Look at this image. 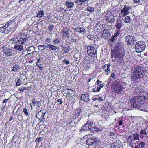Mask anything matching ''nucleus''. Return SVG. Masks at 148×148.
Instances as JSON below:
<instances>
[{"mask_svg": "<svg viewBox=\"0 0 148 148\" xmlns=\"http://www.w3.org/2000/svg\"><path fill=\"white\" fill-rule=\"evenodd\" d=\"M68 90L67 92V95H71V92L73 91V90H72L71 89H67Z\"/></svg>", "mask_w": 148, "mask_h": 148, "instance_id": "obj_41", "label": "nucleus"}, {"mask_svg": "<svg viewBox=\"0 0 148 148\" xmlns=\"http://www.w3.org/2000/svg\"><path fill=\"white\" fill-rule=\"evenodd\" d=\"M5 28L3 27L0 28V31L1 32H3L5 31Z\"/></svg>", "mask_w": 148, "mask_h": 148, "instance_id": "obj_50", "label": "nucleus"}, {"mask_svg": "<svg viewBox=\"0 0 148 148\" xmlns=\"http://www.w3.org/2000/svg\"><path fill=\"white\" fill-rule=\"evenodd\" d=\"M99 139L97 137H92L88 138L86 141V144L89 146L92 144L98 143L99 141Z\"/></svg>", "mask_w": 148, "mask_h": 148, "instance_id": "obj_5", "label": "nucleus"}, {"mask_svg": "<svg viewBox=\"0 0 148 148\" xmlns=\"http://www.w3.org/2000/svg\"><path fill=\"white\" fill-rule=\"evenodd\" d=\"M51 40V39L48 38H46V40L45 41L46 44H48V43L49 42H50Z\"/></svg>", "mask_w": 148, "mask_h": 148, "instance_id": "obj_43", "label": "nucleus"}, {"mask_svg": "<svg viewBox=\"0 0 148 148\" xmlns=\"http://www.w3.org/2000/svg\"><path fill=\"white\" fill-rule=\"evenodd\" d=\"M35 48L36 47L32 46H31L29 47L28 49L27 50V53L26 55H30L31 56L32 54H35V53H34L35 51Z\"/></svg>", "mask_w": 148, "mask_h": 148, "instance_id": "obj_10", "label": "nucleus"}, {"mask_svg": "<svg viewBox=\"0 0 148 148\" xmlns=\"http://www.w3.org/2000/svg\"><path fill=\"white\" fill-rule=\"evenodd\" d=\"M75 3L77 4H78L77 5H81V2L80 1V0H77L75 1Z\"/></svg>", "mask_w": 148, "mask_h": 148, "instance_id": "obj_46", "label": "nucleus"}, {"mask_svg": "<svg viewBox=\"0 0 148 148\" xmlns=\"http://www.w3.org/2000/svg\"><path fill=\"white\" fill-rule=\"evenodd\" d=\"M26 89V87H24L23 86H21L19 88V90L20 91L23 92L24 90H25Z\"/></svg>", "mask_w": 148, "mask_h": 148, "instance_id": "obj_35", "label": "nucleus"}, {"mask_svg": "<svg viewBox=\"0 0 148 148\" xmlns=\"http://www.w3.org/2000/svg\"><path fill=\"white\" fill-rule=\"evenodd\" d=\"M62 36L64 37H66L69 35V29H64L62 32Z\"/></svg>", "mask_w": 148, "mask_h": 148, "instance_id": "obj_17", "label": "nucleus"}, {"mask_svg": "<svg viewBox=\"0 0 148 148\" xmlns=\"http://www.w3.org/2000/svg\"><path fill=\"white\" fill-rule=\"evenodd\" d=\"M111 64L108 63V64H106L103 66L102 68L104 70L105 72H108L110 70V67Z\"/></svg>", "mask_w": 148, "mask_h": 148, "instance_id": "obj_19", "label": "nucleus"}, {"mask_svg": "<svg viewBox=\"0 0 148 148\" xmlns=\"http://www.w3.org/2000/svg\"><path fill=\"white\" fill-rule=\"evenodd\" d=\"M81 99L84 102H88L89 100V95L84 94L82 95Z\"/></svg>", "mask_w": 148, "mask_h": 148, "instance_id": "obj_13", "label": "nucleus"}, {"mask_svg": "<svg viewBox=\"0 0 148 148\" xmlns=\"http://www.w3.org/2000/svg\"><path fill=\"white\" fill-rule=\"evenodd\" d=\"M63 62H64L67 65L69 63V61H67L66 59H65L63 60Z\"/></svg>", "mask_w": 148, "mask_h": 148, "instance_id": "obj_47", "label": "nucleus"}, {"mask_svg": "<svg viewBox=\"0 0 148 148\" xmlns=\"http://www.w3.org/2000/svg\"><path fill=\"white\" fill-rule=\"evenodd\" d=\"M74 30L77 32L82 34L86 32L85 29L84 28L77 27L74 29Z\"/></svg>", "mask_w": 148, "mask_h": 148, "instance_id": "obj_15", "label": "nucleus"}, {"mask_svg": "<svg viewBox=\"0 0 148 148\" xmlns=\"http://www.w3.org/2000/svg\"><path fill=\"white\" fill-rule=\"evenodd\" d=\"M19 67V66L17 64H15L13 66L12 71L15 72L18 70Z\"/></svg>", "mask_w": 148, "mask_h": 148, "instance_id": "obj_28", "label": "nucleus"}, {"mask_svg": "<svg viewBox=\"0 0 148 148\" xmlns=\"http://www.w3.org/2000/svg\"><path fill=\"white\" fill-rule=\"evenodd\" d=\"M20 80L19 79H18L17 80L16 83V86H19L20 84Z\"/></svg>", "mask_w": 148, "mask_h": 148, "instance_id": "obj_48", "label": "nucleus"}, {"mask_svg": "<svg viewBox=\"0 0 148 148\" xmlns=\"http://www.w3.org/2000/svg\"><path fill=\"white\" fill-rule=\"evenodd\" d=\"M42 138L41 137H40L39 138H37L36 139V140L38 141L39 142H40L41 141Z\"/></svg>", "mask_w": 148, "mask_h": 148, "instance_id": "obj_61", "label": "nucleus"}, {"mask_svg": "<svg viewBox=\"0 0 148 148\" xmlns=\"http://www.w3.org/2000/svg\"><path fill=\"white\" fill-rule=\"evenodd\" d=\"M140 133L142 134H143L145 135H147V132H146L145 130H144L143 131H142V132H141Z\"/></svg>", "mask_w": 148, "mask_h": 148, "instance_id": "obj_58", "label": "nucleus"}, {"mask_svg": "<svg viewBox=\"0 0 148 148\" xmlns=\"http://www.w3.org/2000/svg\"><path fill=\"white\" fill-rule=\"evenodd\" d=\"M44 14V13L43 11L42 10H40L38 12L36 17L39 18L43 16Z\"/></svg>", "mask_w": 148, "mask_h": 148, "instance_id": "obj_24", "label": "nucleus"}, {"mask_svg": "<svg viewBox=\"0 0 148 148\" xmlns=\"http://www.w3.org/2000/svg\"><path fill=\"white\" fill-rule=\"evenodd\" d=\"M14 41V39H11L9 41L7 42V44L8 45L10 46L11 45L13 44V42Z\"/></svg>", "mask_w": 148, "mask_h": 148, "instance_id": "obj_36", "label": "nucleus"}, {"mask_svg": "<svg viewBox=\"0 0 148 148\" xmlns=\"http://www.w3.org/2000/svg\"><path fill=\"white\" fill-rule=\"evenodd\" d=\"M38 49L40 51H42L45 49V47H44V45H41L38 46Z\"/></svg>", "mask_w": 148, "mask_h": 148, "instance_id": "obj_30", "label": "nucleus"}, {"mask_svg": "<svg viewBox=\"0 0 148 148\" xmlns=\"http://www.w3.org/2000/svg\"><path fill=\"white\" fill-rule=\"evenodd\" d=\"M130 6L125 5L122 9L121 13H123V15L124 16L128 15L130 12Z\"/></svg>", "mask_w": 148, "mask_h": 148, "instance_id": "obj_9", "label": "nucleus"}, {"mask_svg": "<svg viewBox=\"0 0 148 148\" xmlns=\"http://www.w3.org/2000/svg\"><path fill=\"white\" fill-rule=\"evenodd\" d=\"M27 50H24L22 52V54L25 55V56H26V53L27 52Z\"/></svg>", "mask_w": 148, "mask_h": 148, "instance_id": "obj_55", "label": "nucleus"}, {"mask_svg": "<svg viewBox=\"0 0 148 148\" xmlns=\"http://www.w3.org/2000/svg\"><path fill=\"white\" fill-rule=\"evenodd\" d=\"M115 76V74H114V73H112L110 77H112V78H114V77Z\"/></svg>", "mask_w": 148, "mask_h": 148, "instance_id": "obj_62", "label": "nucleus"}, {"mask_svg": "<svg viewBox=\"0 0 148 148\" xmlns=\"http://www.w3.org/2000/svg\"><path fill=\"white\" fill-rule=\"evenodd\" d=\"M89 123V121H87L85 125L82 127V128L80 130V131L83 132V131H85L90 130V128L88 127H89L88 124L89 125L90 123Z\"/></svg>", "mask_w": 148, "mask_h": 148, "instance_id": "obj_14", "label": "nucleus"}, {"mask_svg": "<svg viewBox=\"0 0 148 148\" xmlns=\"http://www.w3.org/2000/svg\"><path fill=\"white\" fill-rule=\"evenodd\" d=\"M87 37L89 39L91 40H93L95 39L94 36L92 35H88Z\"/></svg>", "mask_w": 148, "mask_h": 148, "instance_id": "obj_33", "label": "nucleus"}, {"mask_svg": "<svg viewBox=\"0 0 148 148\" xmlns=\"http://www.w3.org/2000/svg\"><path fill=\"white\" fill-rule=\"evenodd\" d=\"M54 27V25H53L51 24L49 25L48 27V29L49 30L51 31L53 29Z\"/></svg>", "mask_w": 148, "mask_h": 148, "instance_id": "obj_40", "label": "nucleus"}, {"mask_svg": "<svg viewBox=\"0 0 148 148\" xmlns=\"http://www.w3.org/2000/svg\"><path fill=\"white\" fill-rule=\"evenodd\" d=\"M120 44L119 43H117L116 45V47L117 48V49H120Z\"/></svg>", "mask_w": 148, "mask_h": 148, "instance_id": "obj_51", "label": "nucleus"}, {"mask_svg": "<svg viewBox=\"0 0 148 148\" xmlns=\"http://www.w3.org/2000/svg\"><path fill=\"white\" fill-rule=\"evenodd\" d=\"M105 18L107 21L110 22H113L115 20L113 15L110 13H106L105 16Z\"/></svg>", "mask_w": 148, "mask_h": 148, "instance_id": "obj_8", "label": "nucleus"}, {"mask_svg": "<svg viewBox=\"0 0 148 148\" xmlns=\"http://www.w3.org/2000/svg\"><path fill=\"white\" fill-rule=\"evenodd\" d=\"M145 45L144 42L143 41H139L137 42L135 45V47L137 52H141L145 49Z\"/></svg>", "mask_w": 148, "mask_h": 148, "instance_id": "obj_3", "label": "nucleus"}, {"mask_svg": "<svg viewBox=\"0 0 148 148\" xmlns=\"http://www.w3.org/2000/svg\"><path fill=\"white\" fill-rule=\"evenodd\" d=\"M125 39L127 41V44L128 45L133 44L136 40H135L134 36L132 35H128L126 36Z\"/></svg>", "mask_w": 148, "mask_h": 148, "instance_id": "obj_6", "label": "nucleus"}, {"mask_svg": "<svg viewBox=\"0 0 148 148\" xmlns=\"http://www.w3.org/2000/svg\"><path fill=\"white\" fill-rule=\"evenodd\" d=\"M120 53L117 51H114L113 53H112L111 55V58H113L114 57L116 58H118L119 56Z\"/></svg>", "mask_w": 148, "mask_h": 148, "instance_id": "obj_21", "label": "nucleus"}, {"mask_svg": "<svg viewBox=\"0 0 148 148\" xmlns=\"http://www.w3.org/2000/svg\"><path fill=\"white\" fill-rule=\"evenodd\" d=\"M110 148H119V147L118 146L112 145Z\"/></svg>", "mask_w": 148, "mask_h": 148, "instance_id": "obj_49", "label": "nucleus"}, {"mask_svg": "<svg viewBox=\"0 0 148 148\" xmlns=\"http://www.w3.org/2000/svg\"><path fill=\"white\" fill-rule=\"evenodd\" d=\"M14 49L16 50L21 51L23 49V47L22 45L18 44H16L14 46Z\"/></svg>", "mask_w": 148, "mask_h": 148, "instance_id": "obj_20", "label": "nucleus"}, {"mask_svg": "<svg viewBox=\"0 0 148 148\" xmlns=\"http://www.w3.org/2000/svg\"><path fill=\"white\" fill-rule=\"evenodd\" d=\"M90 130L92 132H97L98 130L96 127H92L90 128Z\"/></svg>", "mask_w": 148, "mask_h": 148, "instance_id": "obj_31", "label": "nucleus"}, {"mask_svg": "<svg viewBox=\"0 0 148 148\" xmlns=\"http://www.w3.org/2000/svg\"><path fill=\"white\" fill-rule=\"evenodd\" d=\"M57 102H59L60 104H62V101L60 99H58L57 101Z\"/></svg>", "mask_w": 148, "mask_h": 148, "instance_id": "obj_53", "label": "nucleus"}, {"mask_svg": "<svg viewBox=\"0 0 148 148\" xmlns=\"http://www.w3.org/2000/svg\"><path fill=\"white\" fill-rule=\"evenodd\" d=\"M89 124L90 125V126H91V127H94L95 124L94 123H91L89 121Z\"/></svg>", "mask_w": 148, "mask_h": 148, "instance_id": "obj_52", "label": "nucleus"}, {"mask_svg": "<svg viewBox=\"0 0 148 148\" xmlns=\"http://www.w3.org/2000/svg\"><path fill=\"white\" fill-rule=\"evenodd\" d=\"M89 0H80L81 2V5L83 4L84 3H85L86 2H88Z\"/></svg>", "mask_w": 148, "mask_h": 148, "instance_id": "obj_42", "label": "nucleus"}, {"mask_svg": "<svg viewBox=\"0 0 148 148\" xmlns=\"http://www.w3.org/2000/svg\"><path fill=\"white\" fill-rule=\"evenodd\" d=\"M27 38H21L18 41V43L20 44H23L26 42Z\"/></svg>", "mask_w": 148, "mask_h": 148, "instance_id": "obj_22", "label": "nucleus"}, {"mask_svg": "<svg viewBox=\"0 0 148 148\" xmlns=\"http://www.w3.org/2000/svg\"><path fill=\"white\" fill-rule=\"evenodd\" d=\"M49 49L50 50L54 51L56 50L58 48L55 46L50 44L49 45Z\"/></svg>", "mask_w": 148, "mask_h": 148, "instance_id": "obj_27", "label": "nucleus"}, {"mask_svg": "<svg viewBox=\"0 0 148 148\" xmlns=\"http://www.w3.org/2000/svg\"><path fill=\"white\" fill-rule=\"evenodd\" d=\"M62 50L65 53H67L69 52V49L70 48L69 47L62 46Z\"/></svg>", "mask_w": 148, "mask_h": 148, "instance_id": "obj_23", "label": "nucleus"}, {"mask_svg": "<svg viewBox=\"0 0 148 148\" xmlns=\"http://www.w3.org/2000/svg\"><path fill=\"white\" fill-rule=\"evenodd\" d=\"M23 111L24 112L26 116H29V110L26 108H24Z\"/></svg>", "mask_w": 148, "mask_h": 148, "instance_id": "obj_25", "label": "nucleus"}, {"mask_svg": "<svg viewBox=\"0 0 148 148\" xmlns=\"http://www.w3.org/2000/svg\"><path fill=\"white\" fill-rule=\"evenodd\" d=\"M115 37L114 36H113L112 37L111 39H110V41H112V42H113L114 41V40Z\"/></svg>", "mask_w": 148, "mask_h": 148, "instance_id": "obj_56", "label": "nucleus"}, {"mask_svg": "<svg viewBox=\"0 0 148 148\" xmlns=\"http://www.w3.org/2000/svg\"><path fill=\"white\" fill-rule=\"evenodd\" d=\"M146 99V97L144 95L136 96L134 98H132L129 102V104L134 108H135L141 110L143 106V101Z\"/></svg>", "mask_w": 148, "mask_h": 148, "instance_id": "obj_1", "label": "nucleus"}, {"mask_svg": "<svg viewBox=\"0 0 148 148\" xmlns=\"http://www.w3.org/2000/svg\"><path fill=\"white\" fill-rule=\"evenodd\" d=\"M134 1V3H139L141 2V1L140 0H133Z\"/></svg>", "mask_w": 148, "mask_h": 148, "instance_id": "obj_45", "label": "nucleus"}, {"mask_svg": "<svg viewBox=\"0 0 148 148\" xmlns=\"http://www.w3.org/2000/svg\"><path fill=\"white\" fill-rule=\"evenodd\" d=\"M118 123L120 125H121L122 124L123 122L122 120L120 121H119Z\"/></svg>", "mask_w": 148, "mask_h": 148, "instance_id": "obj_64", "label": "nucleus"}, {"mask_svg": "<svg viewBox=\"0 0 148 148\" xmlns=\"http://www.w3.org/2000/svg\"><path fill=\"white\" fill-rule=\"evenodd\" d=\"M8 99H5L3 101L2 103H5L8 102Z\"/></svg>", "mask_w": 148, "mask_h": 148, "instance_id": "obj_59", "label": "nucleus"}, {"mask_svg": "<svg viewBox=\"0 0 148 148\" xmlns=\"http://www.w3.org/2000/svg\"><path fill=\"white\" fill-rule=\"evenodd\" d=\"M133 137L134 140H133V139H132V140L131 141V145H132V147L133 146V143L132 142V141L138 140H139V135L138 134H133Z\"/></svg>", "mask_w": 148, "mask_h": 148, "instance_id": "obj_16", "label": "nucleus"}, {"mask_svg": "<svg viewBox=\"0 0 148 148\" xmlns=\"http://www.w3.org/2000/svg\"><path fill=\"white\" fill-rule=\"evenodd\" d=\"M134 148H140V145H136V146L134 147L133 146Z\"/></svg>", "mask_w": 148, "mask_h": 148, "instance_id": "obj_60", "label": "nucleus"}, {"mask_svg": "<svg viewBox=\"0 0 148 148\" xmlns=\"http://www.w3.org/2000/svg\"><path fill=\"white\" fill-rule=\"evenodd\" d=\"M71 41L72 42H76L77 41V39H74V38L72 39L71 40Z\"/></svg>", "mask_w": 148, "mask_h": 148, "instance_id": "obj_54", "label": "nucleus"}, {"mask_svg": "<svg viewBox=\"0 0 148 148\" xmlns=\"http://www.w3.org/2000/svg\"><path fill=\"white\" fill-rule=\"evenodd\" d=\"M81 111L82 110L78 108L77 110H76L75 113L77 115V116H78L79 114H80Z\"/></svg>", "mask_w": 148, "mask_h": 148, "instance_id": "obj_37", "label": "nucleus"}, {"mask_svg": "<svg viewBox=\"0 0 148 148\" xmlns=\"http://www.w3.org/2000/svg\"><path fill=\"white\" fill-rule=\"evenodd\" d=\"M110 32L107 30L104 29L103 31L102 37H104L105 39H107L110 36Z\"/></svg>", "mask_w": 148, "mask_h": 148, "instance_id": "obj_12", "label": "nucleus"}, {"mask_svg": "<svg viewBox=\"0 0 148 148\" xmlns=\"http://www.w3.org/2000/svg\"><path fill=\"white\" fill-rule=\"evenodd\" d=\"M119 35V34L118 33V32H117L116 33L114 34V36L115 37H116Z\"/></svg>", "mask_w": 148, "mask_h": 148, "instance_id": "obj_63", "label": "nucleus"}, {"mask_svg": "<svg viewBox=\"0 0 148 148\" xmlns=\"http://www.w3.org/2000/svg\"><path fill=\"white\" fill-rule=\"evenodd\" d=\"M65 5L69 8H73L74 5V3L72 2L66 1L65 3Z\"/></svg>", "mask_w": 148, "mask_h": 148, "instance_id": "obj_18", "label": "nucleus"}, {"mask_svg": "<svg viewBox=\"0 0 148 148\" xmlns=\"http://www.w3.org/2000/svg\"><path fill=\"white\" fill-rule=\"evenodd\" d=\"M59 42V40L58 39H55L53 41V44L54 45L57 44Z\"/></svg>", "mask_w": 148, "mask_h": 148, "instance_id": "obj_44", "label": "nucleus"}, {"mask_svg": "<svg viewBox=\"0 0 148 148\" xmlns=\"http://www.w3.org/2000/svg\"><path fill=\"white\" fill-rule=\"evenodd\" d=\"M123 20L125 23H130L131 21V18L128 16L125 17Z\"/></svg>", "mask_w": 148, "mask_h": 148, "instance_id": "obj_26", "label": "nucleus"}, {"mask_svg": "<svg viewBox=\"0 0 148 148\" xmlns=\"http://www.w3.org/2000/svg\"><path fill=\"white\" fill-rule=\"evenodd\" d=\"M32 104L33 106H38L39 104L38 102L37 101H33L32 103Z\"/></svg>", "mask_w": 148, "mask_h": 148, "instance_id": "obj_39", "label": "nucleus"}, {"mask_svg": "<svg viewBox=\"0 0 148 148\" xmlns=\"http://www.w3.org/2000/svg\"><path fill=\"white\" fill-rule=\"evenodd\" d=\"M9 26V25L8 24H7V23L5 24L4 26L3 27L5 29L7 27H8Z\"/></svg>", "mask_w": 148, "mask_h": 148, "instance_id": "obj_57", "label": "nucleus"}, {"mask_svg": "<svg viewBox=\"0 0 148 148\" xmlns=\"http://www.w3.org/2000/svg\"><path fill=\"white\" fill-rule=\"evenodd\" d=\"M13 50L10 49H5L3 51L4 53L8 56H10L12 55Z\"/></svg>", "mask_w": 148, "mask_h": 148, "instance_id": "obj_11", "label": "nucleus"}, {"mask_svg": "<svg viewBox=\"0 0 148 148\" xmlns=\"http://www.w3.org/2000/svg\"><path fill=\"white\" fill-rule=\"evenodd\" d=\"M134 71L131 76L132 79L134 81L141 78L145 74V69L142 66H140L135 67Z\"/></svg>", "mask_w": 148, "mask_h": 148, "instance_id": "obj_2", "label": "nucleus"}, {"mask_svg": "<svg viewBox=\"0 0 148 148\" xmlns=\"http://www.w3.org/2000/svg\"><path fill=\"white\" fill-rule=\"evenodd\" d=\"M87 52L90 56L92 58L95 57L97 55V51L92 46L87 47Z\"/></svg>", "mask_w": 148, "mask_h": 148, "instance_id": "obj_4", "label": "nucleus"}, {"mask_svg": "<svg viewBox=\"0 0 148 148\" xmlns=\"http://www.w3.org/2000/svg\"><path fill=\"white\" fill-rule=\"evenodd\" d=\"M87 10L89 12L92 13L94 11V8L93 7H88L87 8Z\"/></svg>", "mask_w": 148, "mask_h": 148, "instance_id": "obj_32", "label": "nucleus"}, {"mask_svg": "<svg viewBox=\"0 0 148 148\" xmlns=\"http://www.w3.org/2000/svg\"><path fill=\"white\" fill-rule=\"evenodd\" d=\"M122 23L121 22L117 23L116 25V28L118 29H120L122 26Z\"/></svg>", "mask_w": 148, "mask_h": 148, "instance_id": "obj_34", "label": "nucleus"}, {"mask_svg": "<svg viewBox=\"0 0 148 148\" xmlns=\"http://www.w3.org/2000/svg\"><path fill=\"white\" fill-rule=\"evenodd\" d=\"M114 92L118 93L119 92H121L123 88L121 84L118 82H116L115 84L114 87Z\"/></svg>", "mask_w": 148, "mask_h": 148, "instance_id": "obj_7", "label": "nucleus"}, {"mask_svg": "<svg viewBox=\"0 0 148 148\" xmlns=\"http://www.w3.org/2000/svg\"><path fill=\"white\" fill-rule=\"evenodd\" d=\"M138 144L140 145V148H144L145 145V143L143 142H141L140 143H139Z\"/></svg>", "mask_w": 148, "mask_h": 148, "instance_id": "obj_38", "label": "nucleus"}, {"mask_svg": "<svg viewBox=\"0 0 148 148\" xmlns=\"http://www.w3.org/2000/svg\"><path fill=\"white\" fill-rule=\"evenodd\" d=\"M40 113V112H38V114H37L36 115V118H38L39 119V120H41V121H43V120H42L41 119H42V117H43V118H42V119H44V116L45 115V113H42V115H41V117H40V118L38 116H39V115H38V114H39Z\"/></svg>", "mask_w": 148, "mask_h": 148, "instance_id": "obj_29", "label": "nucleus"}]
</instances>
